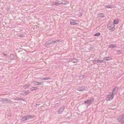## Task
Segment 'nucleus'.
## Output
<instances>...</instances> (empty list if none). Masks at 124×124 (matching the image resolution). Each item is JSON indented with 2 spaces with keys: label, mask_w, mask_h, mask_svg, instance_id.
Wrapping results in <instances>:
<instances>
[{
  "label": "nucleus",
  "mask_w": 124,
  "mask_h": 124,
  "mask_svg": "<svg viewBox=\"0 0 124 124\" xmlns=\"http://www.w3.org/2000/svg\"><path fill=\"white\" fill-rule=\"evenodd\" d=\"M123 48L124 49V47H123Z\"/></svg>",
  "instance_id": "obj_37"
},
{
  "label": "nucleus",
  "mask_w": 124,
  "mask_h": 124,
  "mask_svg": "<svg viewBox=\"0 0 124 124\" xmlns=\"http://www.w3.org/2000/svg\"><path fill=\"white\" fill-rule=\"evenodd\" d=\"M71 62H75V61H72H72H71ZM75 62H77V61H76Z\"/></svg>",
  "instance_id": "obj_33"
},
{
  "label": "nucleus",
  "mask_w": 124,
  "mask_h": 124,
  "mask_svg": "<svg viewBox=\"0 0 124 124\" xmlns=\"http://www.w3.org/2000/svg\"><path fill=\"white\" fill-rule=\"evenodd\" d=\"M120 51L119 50H117L116 51V53L117 54H119Z\"/></svg>",
  "instance_id": "obj_30"
},
{
  "label": "nucleus",
  "mask_w": 124,
  "mask_h": 124,
  "mask_svg": "<svg viewBox=\"0 0 124 124\" xmlns=\"http://www.w3.org/2000/svg\"><path fill=\"white\" fill-rule=\"evenodd\" d=\"M93 100V98H91L90 99L85 101L84 103L85 104H87L88 105H90L91 104Z\"/></svg>",
  "instance_id": "obj_4"
},
{
  "label": "nucleus",
  "mask_w": 124,
  "mask_h": 124,
  "mask_svg": "<svg viewBox=\"0 0 124 124\" xmlns=\"http://www.w3.org/2000/svg\"><path fill=\"white\" fill-rule=\"evenodd\" d=\"M123 120H124V119H123V118L121 115L119 116L117 118V120L118 122H119L121 123L123 122Z\"/></svg>",
  "instance_id": "obj_11"
},
{
  "label": "nucleus",
  "mask_w": 124,
  "mask_h": 124,
  "mask_svg": "<svg viewBox=\"0 0 124 124\" xmlns=\"http://www.w3.org/2000/svg\"><path fill=\"white\" fill-rule=\"evenodd\" d=\"M104 59L107 61H108L111 59V58L110 57H106L104 58Z\"/></svg>",
  "instance_id": "obj_23"
},
{
  "label": "nucleus",
  "mask_w": 124,
  "mask_h": 124,
  "mask_svg": "<svg viewBox=\"0 0 124 124\" xmlns=\"http://www.w3.org/2000/svg\"><path fill=\"white\" fill-rule=\"evenodd\" d=\"M60 3H58V2H53L52 3V5L58 6L60 4Z\"/></svg>",
  "instance_id": "obj_17"
},
{
  "label": "nucleus",
  "mask_w": 124,
  "mask_h": 124,
  "mask_svg": "<svg viewBox=\"0 0 124 124\" xmlns=\"http://www.w3.org/2000/svg\"><path fill=\"white\" fill-rule=\"evenodd\" d=\"M38 78L40 79L41 80H48L50 79V78L48 77L46 78Z\"/></svg>",
  "instance_id": "obj_14"
},
{
  "label": "nucleus",
  "mask_w": 124,
  "mask_h": 124,
  "mask_svg": "<svg viewBox=\"0 0 124 124\" xmlns=\"http://www.w3.org/2000/svg\"><path fill=\"white\" fill-rule=\"evenodd\" d=\"M38 89L39 88H37V87H33L30 88V90L32 91L33 90H37V89Z\"/></svg>",
  "instance_id": "obj_16"
},
{
  "label": "nucleus",
  "mask_w": 124,
  "mask_h": 124,
  "mask_svg": "<svg viewBox=\"0 0 124 124\" xmlns=\"http://www.w3.org/2000/svg\"><path fill=\"white\" fill-rule=\"evenodd\" d=\"M74 59H71V60H74Z\"/></svg>",
  "instance_id": "obj_36"
},
{
  "label": "nucleus",
  "mask_w": 124,
  "mask_h": 124,
  "mask_svg": "<svg viewBox=\"0 0 124 124\" xmlns=\"http://www.w3.org/2000/svg\"><path fill=\"white\" fill-rule=\"evenodd\" d=\"M109 48H113L114 47L116 48L117 47L114 44H111L108 45Z\"/></svg>",
  "instance_id": "obj_12"
},
{
  "label": "nucleus",
  "mask_w": 124,
  "mask_h": 124,
  "mask_svg": "<svg viewBox=\"0 0 124 124\" xmlns=\"http://www.w3.org/2000/svg\"><path fill=\"white\" fill-rule=\"evenodd\" d=\"M22 120L23 121H24L26 120V116L23 117L22 118Z\"/></svg>",
  "instance_id": "obj_26"
},
{
  "label": "nucleus",
  "mask_w": 124,
  "mask_h": 124,
  "mask_svg": "<svg viewBox=\"0 0 124 124\" xmlns=\"http://www.w3.org/2000/svg\"><path fill=\"white\" fill-rule=\"evenodd\" d=\"M0 102L2 103H11L13 102L12 101L8 98L4 99L3 98H0Z\"/></svg>",
  "instance_id": "obj_1"
},
{
  "label": "nucleus",
  "mask_w": 124,
  "mask_h": 124,
  "mask_svg": "<svg viewBox=\"0 0 124 124\" xmlns=\"http://www.w3.org/2000/svg\"><path fill=\"white\" fill-rule=\"evenodd\" d=\"M98 15H99V16L101 18L105 16L104 14H102V13H99Z\"/></svg>",
  "instance_id": "obj_20"
},
{
  "label": "nucleus",
  "mask_w": 124,
  "mask_h": 124,
  "mask_svg": "<svg viewBox=\"0 0 124 124\" xmlns=\"http://www.w3.org/2000/svg\"><path fill=\"white\" fill-rule=\"evenodd\" d=\"M26 120H27L33 118V116L32 115H29L26 116Z\"/></svg>",
  "instance_id": "obj_13"
},
{
  "label": "nucleus",
  "mask_w": 124,
  "mask_h": 124,
  "mask_svg": "<svg viewBox=\"0 0 124 124\" xmlns=\"http://www.w3.org/2000/svg\"><path fill=\"white\" fill-rule=\"evenodd\" d=\"M10 58L11 60H13L14 59V55L12 54H11L10 55Z\"/></svg>",
  "instance_id": "obj_22"
},
{
  "label": "nucleus",
  "mask_w": 124,
  "mask_h": 124,
  "mask_svg": "<svg viewBox=\"0 0 124 124\" xmlns=\"http://www.w3.org/2000/svg\"><path fill=\"white\" fill-rule=\"evenodd\" d=\"M60 41L59 40H48L47 41L45 44V46H46L47 45L50 44L52 43L54 44L57 42H59Z\"/></svg>",
  "instance_id": "obj_3"
},
{
  "label": "nucleus",
  "mask_w": 124,
  "mask_h": 124,
  "mask_svg": "<svg viewBox=\"0 0 124 124\" xmlns=\"http://www.w3.org/2000/svg\"><path fill=\"white\" fill-rule=\"evenodd\" d=\"M24 36L23 34H20L19 35V37H24Z\"/></svg>",
  "instance_id": "obj_28"
},
{
  "label": "nucleus",
  "mask_w": 124,
  "mask_h": 124,
  "mask_svg": "<svg viewBox=\"0 0 124 124\" xmlns=\"http://www.w3.org/2000/svg\"><path fill=\"white\" fill-rule=\"evenodd\" d=\"M14 100H23V98H16L14 99Z\"/></svg>",
  "instance_id": "obj_21"
},
{
  "label": "nucleus",
  "mask_w": 124,
  "mask_h": 124,
  "mask_svg": "<svg viewBox=\"0 0 124 124\" xmlns=\"http://www.w3.org/2000/svg\"><path fill=\"white\" fill-rule=\"evenodd\" d=\"M79 22L78 21L72 20L70 21V23L71 25H75L78 23Z\"/></svg>",
  "instance_id": "obj_6"
},
{
  "label": "nucleus",
  "mask_w": 124,
  "mask_h": 124,
  "mask_svg": "<svg viewBox=\"0 0 124 124\" xmlns=\"http://www.w3.org/2000/svg\"><path fill=\"white\" fill-rule=\"evenodd\" d=\"M30 91L29 90H28V91H27L26 92H24V93L25 94V95H26L27 94H29L30 93Z\"/></svg>",
  "instance_id": "obj_25"
},
{
  "label": "nucleus",
  "mask_w": 124,
  "mask_h": 124,
  "mask_svg": "<svg viewBox=\"0 0 124 124\" xmlns=\"http://www.w3.org/2000/svg\"><path fill=\"white\" fill-rule=\"evenodd\" d=\"M2 56L3 57H8L7 55L4 53H3L2 54Z\"/></svg>",
  "instance_id": "obj_24"
},
{
  "label": "nucleus",
  "mask_w": 124,
  "mask_h": 124,
  "mask_svg": "<svg viewBox=\"0 0 124 124\" xmlns=\"http://www.w3.org/2000/svg\"><path fill=\"white\" fill-rule=\"evenodd\" d=\"M114 24H117L119 23V22L117 19H116L114 20Z\"/></svg>",
  "instance_id": "obj_18"
},
{
  "label": "nucleus",
  "mask_w": 124,
  "mask_h": 124,
  "mask_svg": "<svg viewBox=\"0 0 124 124\" xmlns=\"http://www.w3.org/2000/svg\"><path fill=\"white\" fill-rule=\"evenodd\" d=\"M115 26L112 22H109L108 25V27L111 31H113L115 30Z\"/></svg>",
  "instance_id": "obj_2"
},
{
  "label": "nucleus",
  "mask_w": 124,
  "mask_h": 124,
  "mask_svg": "<svg viewBox=\"0 0 124 124\" xmlns=\"http://www.w3.org/2000/svg\"><path fill=\"white\" fill-rule=\"evenodd\" d=\"M58 1V3H61V1Z\"/></svg>",
  "instance_id": "obj_35"
},
{
  "label": "nucleus",
  "mask_w": 124,
  "mask_h": 124,
  "mask_svg": "<svg viewBox=\"0 0 124 124\" xmlns=\"http://www.w3.org/2000/svg\"><path fill=\"white\" fill-rule=\"evenodd\" d=\"M124 123V121H123L121 123V124H122V123Z\"/></svg>",
  "instance_id": "obj_34"
},
{
  "label": "nucleus",
  "mask_w": 124,
  "mask_h": 124,
  "mask_svg": "<svg viewBox=\"0 0 124 124\" xmlns=\"http://www.w3.org/2000/svg\"><path fill=\"white\" fill-rule=\"evenodd\" d=\"M100 33H97L94 35L95 36H98L100 35Z\"/></svg>",
  "instance_id": "obj_27"
},
{
  "label": "nucleus",
  "mask_w": 124,
  "mask_h": 124,
  "mask_svg": "<svg viewBox=\"0 0 124 124\" xmlns=\"http://www.w3.org/2000/svg\"><path fill=\"white\" fill-rule=\"evenodd\" d=\"M43 82H39L35 81H32L31 83L33 84L36 85H41L43 84L42 83Z\"/></svg>",
  "instance_id": "obj_8"
},
{
  "label": "nucleus",
  "mask_w": 124,
  "mask_h": 124,
  "mask_svg": "<svg viewBox=\"0 0 124 124\" xmlns=\"http://www.w3.org/2000/svg\"><path fill=\"white\" fill-rule=\"evenodd\" d=\"M59 105V104L58 103H56L55 104L53 105L54 107H55L56 106H58Z\"/></svg>",
  "instance_id": "obj_29"
},
{
  "label": "nucleus",
  "mask_w": 124,
  "mask_h": 124,
  "mask_svg": "<svg viewBox=\"0 0 124 124\" xmlns=\"http://www.w3.org/2000/svg\"><path fill=\"white\" fill-rule=\"evenodd\" d=\"M95 61H97V62H100V61L99 60H98V61H97V60H96V61L95 60H94Z\"/></svg>",
  "instance_id": "obj_32"
},
{
  "label": "nucleus",
  "mask_w": 124,
  "mask_h": 124,
  "mask_svg": "<svg viewBox=\"0 0 124 124\" xmlns=\"http://www.w3.org/2000/svg\"><path fill=\"white\" fill-rule=\"evenodd\" d=\"M118 88L117 87H115L113 90V91L111 93L114 95H115L117 92Z\"/></svg>",
  "instance_id": "obj_10"
},
{
  "label": "nucleus",
  "mask_w": 124,
  "mask_h": 124,
  "mask_svg": "<svg viewBox=\"0 0 124 124\" xmlns=\"http://www.w3.org/2000/svg\"><path fill=\"white\" fill-rule=\"evenodd\" d=\"M113 7L112 5H106L105 6V8H113Z\"/></svg>",
  "instance_id": "obj_19"
},
{
  "label": "nucleus",
  "mask_w": 124,
  "mask_h": 124,
  "mask_svg": "<svg viewBox=\"0 0 124 124\" xmlns=\"http://www.w3.org/2000/svg\"><path fill=\"white\" fill-rule=\"evenodd\" d=\"M77 90L80 91H85L86 90V87L84 86H82L78 88Z\"/></svg>",
  "instance_id": "obj_7"
},
{
  "label": "nucleus",
  "mask_w": 124,
  "mask_h": 124,
  "mask_svg": "<svg viewBox=\"0 0 124 124\" xmlns=\"http://www.w3.org/2000/svg\"><path fill=\"white\" fill-rule=\"evenodd\" d=\"M65 108L64 107H60L58 110V112L59 114H61Z\"/></svg>",
  "instance_id": "obj_9"
},
{
  "label": "nucleus",
  "mask_w": 124,
  "mask_h": 124,
  "mask_svg": "<svg viewBox=\"0 0 124 124\" xmlns=\"http://www.w3.org/2000/svg\"><path fill=\"white\" fill-rule=\"evenodd\" d=\"M30 86V85L29 84H28L24 85L23 86V87L24 88L26 89V88H28Z\"/></svg>",
  "instance_id": "obj_15"
},
{
  "label": "nucleus",
  "mask_w": 124,
  "mask_h": 124,
  "mask_svg": "<svg viewBox=\"0 0 124 124\" xmlns=\"http://www.w3.org/2000/svg\"><path fill=\"white\" fill-rule=\"evenodd\" d=\"M121 116L122 117L123 119L124 120V114L122 115H121Z\"/></svg>",
  "instance_id": "obj_31"
},
{
  "label": "nucleus",
  "mask_w": 124,
  "mask_h": 124,
  "mask_svg": "<svg viewBox=\"0 0 124 124\" xmlns=\"http://www.w3.org/2000/svg\"><path fill=\"white\" fill-rule=\"evenodd\" d=\"M114 95L113 94H112V93L110 95H108L107 97L106 100L108 101L112 100L113 98Z\"/></svg>",
  "instance_id": "obj_5"
}]
</instances>
